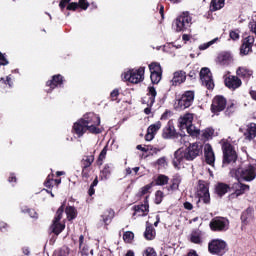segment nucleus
Listing matches in <instances>:
<instances>
[{
  "label": "nucleus",
  "mask_w": 256,
  "mask_h": 256,
  "mask_svg": "<svg viewBox=\"0 0 256 256\" xmlns=\"http://www.w3.org/2000/svg\"><path fill=\"white\" fill-rule=\"evenodd\" d=\"M210 111L212 115L219 117L221 113H224L225 117H233L235 113H237V102L234 100L227 101V98L223 95H216L212 99V103L210 105Z\"/></svg>",
  "instance_id": "nucleus-1"
},
{
  "label": "nucleus",
  "mask_w": 256,
  "mask_h": 256,
  "mask_svg": "<svg viewBox=\"0 0 256 256\" xmlns=\"http://www.w3.org/2000/svg\"><path fill=\"white\" fill-rule=\"evenodd\" d=\"M203 155V145L199 143H191L185 149L180 148L174 152V159L172 161L174 167L183 165L185 161H195L197 157Z\"/></svg>",
  "instance_id": "nucleus-2"
},
{
  "label": "nucleus",
  "mask_w": 256,
  "mask_h": 256,
  "mask_svg": "<svg viewBox=\"0 0 256 256\" xmlns=\"http://www.w3.org/2000/svg\"><path fill=\"white\" fill-rule=\"evenodd\" d=\"M222 149V167H229V165H235L239 159V154L235 150V146L229 141H224L221 145Z\"/></svg>",
  "instance_id": "nucleus-3"
},
{
  "label": "nucleus",
  "mask_w": 256,
  "mask_h": 256,
  "mask_svg": "<svg viewBox=\"0 0 256 256\" xmlns=\"http://www.w3.org/2000/svg\"><path fill=\"white\" fill-rule=\"evenodd\" d=\"M82 121H84L86 127L89 128L91 135H101V133H103V127H100L101 117H99V115L93 112L86 113L83 115Z\"/></svg>",
  "instance_id": "nucleus-4"
},
{
  "label": "nucleus",
  "mask_w": 256,
  "mask_h": 256,
  "mask_svg": "<svg viewBox=\"0 0 256 256\" xmlns=\"http://www.w3.org/2000/svg\"><path fill=\"white\" fill-rule=\"evenodd\" d=\"M195 101V91L187 90L184 91L178 98H176L174 103V109L176 111H185L193 105Z\"/></svg>",
  "instance_id": "nucleus-5"
},
{
  "label": "nucleus",
  "mask_w": 256,
  "mask_h": 256,
  "mask_svg": "<svg viewBox=\"0 0 256 256\" xmlns=\"http://www.w3.org/2000/svg\"><path fill=\"white\" fill-rule=\"evenodd\" d=\"M122 81H127L133 85L142 83V81H145V67L140 66L138 69L133 68L124 72L122 74Z\"/></svg>",
  "instance_id": "nucleus-6"
},
{
  "label": "nucleus",
  "mask_w": 256,
  "mask_h": 256,
  "mask_svg": "<svg viewBox=\"0 0 256 256\" xmlns=\"http://www.w3.org/2000/svg\"><path fill=\"white\" fill-rule=\"evenodd\" d=\"M231 175H234L236 179H242L243 181L251 182L256 178V167L252 164L244 168L232 169Z\"/></svg>",
  "instance_id": "nucleus-7"
},
{
  "label": "nucleus",
  "mask_w": 256,
  "mask_h": 256,
  "mask_svg": "<svg viewBox=\"0 0 256 256\" xmlns=\"http://www.w3.org/2000/svg\"><path fill=\"white\" fill-rule=\"evenodd\" d=\"M193 18L189 14V12H183L174 20V27L177 33L181 31H187L191 25H193Z\"/></svg>",
  "instance_id": "nucleus-8"
},
{
  "label": "nucleus",
  "mask_w": 256,
  "mask_h": 256,
  "mask_svg": "<svg viewBox=\"0 0 256 256\" xmlns=\"http://www.w3.org/2000/svg\"><path fill=\"white\" fill-rule=\"evenodd\" d=\"M208 251L211 255L223 256L227 253V242L222 239H212L208 243Z\"/></svg>",
  "instance_id": "nucleus-9"
},
{
  "label": "nucleus",
  "mask_w": 256,
  "mask_h": 256,
  "mask_svg": "<svg viewBox=\"0 0 256 256\" xmlns=\"http://www.w3.org/2000/svg\"><path fill=\"white\" fill-rule=\"evenodd\" d=\"M147 97L142 98L141 103L142 105H147V107L144 109L145 115H151V108L153 105H155V99L157 97V90L155 89V86H149L147 88Z\"/></svg>",
  "instance_id": "nucleus-10"
},
{
  "label": "nucleus",
  "mask_w": 256,
  "mask_h": 256,
  "mask_svg": "<svg viewBox=\"0 0 256 256\" xmlns=\"http://www.w3.org/2000/svg\"><path fill=\"white\" fill-rule=\"evenodd\" d=\"M65 84V77H63V75L61 74H55L51 77L50 80L46 81V87H48L47 89H45V91L47 93H53L54 89H57V87H63V85Z\"/></svg>",
  "instance_id": "nucleus-11"
},
{
  "label": "nucleus",
  "mask_w": 256,
  "mask_h": 256,
  "mask_svg": "<svg viewBox=\"0 0 256 256\" xmlns=\"http://www.w3.org/2000/svg\"><path fill=\"white\" fill-rule=\"evenodd\" d=\"M199 75L202 81V85H204L206 89L208 90L215 89V83L213 82V76L209 68H206V67L202 68L200 70Z\"/></svg>",
  "instance_id": "nucleus-12"
},
{
  "label": "nucleus",
  "mask_w": 256,
  "mask_h": 256,
  "mask_svg": "<svg viewBox=\"0 0 256 256\" xmlns=\"http://www.w3.org/2000/svg\"><path fill=\"white\" fill-rule=\"evenodd\" d=\"M231 189L234 192L228 196L229 201H233V199H237V197H241V195H245V192L249 191L250 186L247 184L237 182L232 185Z\"/></svg>",
  "instance_id": "nucleus-13"
},
{
  "label": "nucleus",
  "mask_w": 256,
  "mask_h": 256,
  "mask_svg": "<svg viewBox=\"0 0 256 256\" xmlns=\"http://www.w3.org/2000/svg\"><path fill=\"white\" fill-rule=\"evenodd\" d=\"M227 225H229V220L223 217H215L210 221V229L211 231H227Z\"/></svg>",
  "instance_id": "nucleus-14"
},
{
  "label": "nucleus",
  "mask_w": 256,
  "mask_h": 256,
  "mask_svg": "<svg viewBox=\"0 0 256 256\" xmlns=\"http://www.w3.org/2000/svg\"><path fill=\"white\" fill-rule=\"evenodd\" d=\"M89 133V128L88 126L85 124L84 120L82 118L78 119L72 127V133L74 135H77V137L80 139V137H83V135H85V133Z\"/></svg>",
  "instance_id": "nucleus-15"
},
{
  "label": "nucleus",
  "mask_w": 256,
  "mask_h": 256,
  "mask_svg": "<svg viewBox=\"0 0 256 256\" xmlns=\"http://www.w3.org/2000/svg\"><path fill=\"white\" fill-rule=\"evenodd\" d=\"M253 43H255V37L248 36L244 38L240 46V55H249V53H253Z\"/></svg>",
  "instance_id": "nucleus-16"
},
{
  "label": "nucleus",
  "mask_w": 256,
  "mask_h": 256,
  "mask_svg": "<svg viewBox=\"0 0 256 256\" xmlns=\"http://www.w3.org/2000/svg\"><path fill=\"white\" fill-rule=\"evenodd\" d=\"M133 209H134L133 217H135L136 215L138 217H145L146 215H148L149 200H147V197L144 200V204L135 205V206H133Z\"/></svg>",
  "instance_id": "nucleus-17"
},
{
  "label": "nucleus",
  "mask_w": 256,
  "mask_h": 256,
  "mask_svg": "<svg viewBox=\"0 0 256 256\" xmlns=\"http://www.w3.org/2000/svg\"><path fill=\"white\" fill-rule=\"evenodd\" d=\"M204 157L207 165L212 167L215 165V152L213 151V146L209 143L204 145Z\"/></svg>",
  "instance_id": "nucleus-18"
},
{
  "label": "nucleus",
  "mask_w": 256,
  "mask_h": 256,
  "mask_svg": "<svg viewBox=\"0 0 256 256\" xmlns=\"http://www.w3.org/2000/svg\"><path fill=\"white\" fill-rule=\"evenodd\" d=\"M161 121L156 122L155 124L150 125L147 128V133L145 135V141H153L155 139V135H157V132L159 129H161Z\"/></svg>",
  "instance_id": "nucleus-19"
},
{
  "label": "nucleus",
  "mask_w": 256,
  "mask_h": 256,
  "mask_svg": "<svg viewBox=\"0 0 256 256\" xmlns=\"http://www.w3.org/2000/svg\"><path fill=\"white\" fill-rule=\"evenodd\" d=\"M225 85L228 87V89H239L241 85H243V82L237 77L230 75L225 78L224 80Z\"/></svg>",
  "instance_id": "nucleus-20"
},
{
  "label": "nucleus",
  "mask_w": 256,
  "mask_h": 256,
  "mask_svg": "<svg viewBox=\"0 0 256 256\" xmlns=\"http://www.w3.org/2000/svg\"><path fill=\"white\" fill-rule=\"evenodd\" d=\"M163 139H173V137H177V131L175 130V126L173 125V121H168L166 127L162 132Z\"/></svg>",
  "instance_id": "nucleus-21"
},
{
  "label": "nucleus",
  "mask_w": 256,
  "mask_h": 256,
  "mask_svg": "<svg viewBox=\"0 0 256 256\" xmlns=\"http://www.w3.org/2000/svg\"><path fill=\"white\" fill-rule=\"evenodd\" d=\"M187 80V73L183 70H179L174 72V76L171 80V83L174 87H177V85H181V83H185Z\"/></svg>",
  "instance_id": "nucleus-22"
},
{
  "label": "nucleus",
  "mask_w": 256,
  "mask_h": 256,
  "mask_svg": "<svg viewBox=\"0 0 256 256\" xmlns=\"http://www.w3.org/2000/svg\"><path fill=\"white\" fill-rule=\"evenodd\" d=\"M231 191V186L228 184H225L223 182H218L215 185V193L218 195V197H223L226 195V193H229Z\"/></svg>",
  "instance_id": "nucleus-23"
},
{
  "label": "nucleus",
  "mask_w": 256,
  "mask_h": 256,
  "mask_svg": "<svg viewBox=\"0 0 256 256\" xmlns=\"http://www.w3.org/2000/svg\"><path fill=\"white\" fill-rule=\"evenodd\" d=\"M195 117V114L193 113H186L183 116H181L178 121L180 124V127H189V125H193V119Z\"/></svg>",
  "instance_id": "nucleus-24"
},
{
  "label": "nucleus",
  "mask_w": 256,
  "mask_h": 256,
  "mask_svg": "<svg viewBox=\"0 0 256 256\" xmlns=\"http://www.w3.org/2000/svg\"><path fill=\"white\" fill-rule=\"evenodd\" d=\"M233 59L230 52H221L217 56V63L219 65H229Z\"/></svg>",
  "instance_id": "nucleus-25"
},
{
  "label": "nucleus",
  "mask_w": 256,
  "mask_h": 256,
  "mask_svg": "<svg viewBox=\"0 0 256 256\" xmlns=\"http://www.w3.org/2000/svg\"><path fill=\"white\" fill-rule=\"evenodd\" d=\"M244 137L248 141H253V139H255V137H256V123L252 122V123L247 125V130L244 133Z\"/></svg>",
  "instance_id": "nucleus-26"
},
{
  "label": "nucleus",
  "mask_w": 256,
  "mask_h": 256,
  "mask_svg": "<svg viewBox=\"0 0 256 256\" xmlns=\"http://www.w3.org/2000/svg\"><path fill=\"white\" fill-rule=\"evenodd\" d=\"M237 77H241L242 79H251L253 76V70L247 67H238L236 70Z\"/></svg>",
  "instance_id": "nucleus-27"
},
{
  "label": "nucleus",
  "mask_w": 256,
  "mask_h": 256,
  "mask_svg": "<svg viewBox=\"0 0 256 256\" xmlns=\"http://www.w3.org/2000/svg\"><path fill=\"white\" fill-rule=\"evenodd\" d=\"M181 185V177L175 176L170 181V185L166 187L167 191L171 193H175V191H179V186Z\"/></svg>",
  "instance_id": "nucleus-28"
},
{
  "label": "nucleus",
  "mask_w": 256,
  "mask_h": 256,
  "mask_svg": "<svg viewBox=\"0 0 256 256\" xmlns=\"http://www.w3.org/2000/svg\"><path fill=\"white\" fill-rule=\"evenodd\" d=\"M113 173V164H105L103 169L100 171V178L107 181Z\"/></svg>",
  "instance_id": "nucleus-29"
},
{
  "label": "nucleus",
  "mask_w": 256,
  "mask_h": 256,
  "mask_svg": "<svg viewBox=\"0 0 256 256\" xmlns=\"http://www.w3.org/2000/svg\"><path fill=\"white\" fill-rule=\"evenodd\" d=\"M95 163V154L84 155L80 161L81 167L91 168Z\"/></svg>",
  "instance_id": "nucleus-30"
},
{
  "label": "nucleus",
  "mask_w": 256,
  "mask_h": 256,
  "mask_svg": "<svg viewBox=\"0 0 256 256\" xmlns=\"http://www.w3.org/2000/svg\"><path fill=\"white\" fill-rule=\"evenodd\" d=\"M50 231L56 236L61 235V233L65 231V224L61 222H52L50 226Z\"/></svg>",
  "instance_id": "nucleus-31"
},
{
  "label": "nucleus",
  "mask_w": 256,
  "mask_h": 256,
  "mask_svg": "<svg viewBox=\"0 0 256 256\" xmlns=\"http://www.w3.org/2000/svg\"><path fill=\"white\" fill-rule=\"evenodd\" d=\"M154 186L163 187L164 185H167L169 183V176L165 174H159L154 181Z\"/></svg>",
  "instance_id": "nucleus-32"
},
{
  "label": "nucleus",
  "mask_w": 256,
  "mask_h": 256,
  "mask_svg": "<svg viewBox=\"0 0 256 256\" xmlns=\"http://www.w3.org/2000/svg\"><path fill=\"white\" fill-rule=\"evenodd\" d=\"M225 7V0H211L210 2V12L215 13Z\"/></svg>",
  "instance_id": "nucleus-33"
},
{
  "label": "nucleus",
  "mask_w": 256,
  "mask_h": 256,
  "mask_svg": "<svg viewBox=\"0 0 256 256\" xmlns=\"http://www.w3.org/2000/svg\"><path fill=\"white\" fill-rule=\"evenodd\" d=\"M144 237L147 241H153L155 239V228L152 224L146 225V230L144 232Z\"/></svg>",
  "instance_id": "nucleus-34"
},
{
  "label": "nucleus",
  "mask_w": 256,
  "mask_h": 256,
  "mask_svg": "<svg viewBox=\"0 0 256 256\" xmlns=\"http://www.w3.org/2000/svg\"><path fill=\"white\" fill-rule=\"evenodd\" d=\"M101 217L103 223L109 225V223H111L113 220V217H115V211H113V209H107Z\"/></svg>",
  "instance_id": "nucleus-35"
},
{
  "label": "nucleus",
  "mask_w": 256,
  "mask_h": 256,
  "mask_svg": "<svg viewBox=\"0 0 256 256\" xmlns=\"http://www.w3.org/2000/svg\"><path fill=\"white\" fill-rule=\"evenodd\" d=\"M65 213L67 215V219L68 221H73V219H77V208H75L74 206H67L65 208Z\"/></svg>",
  "instance_id": "nucleus-36"
},
{
  "label": "nucleus",
  "mask_w": 256,
  "mask_h": 256,
  "mask_svg": "<svg viewBox=\"0 0 256 256\" xmlns=\"http://www.w3.org/2000/svg\"><path fill=\"white\" fill-rule=\"evenodd\" d=\"M199 200L197 201V205L201 203V200L205 205H209L211 203V194L209 192L198 193Z\"/></svg>",
  "instance_id": "nucleus-37"
},
{
  "label": "nucleus",
  "mask_w": 256,
  "mask_h": 256,
  "mask_svg": "<svg viewBox=\"0 0 256 256\" xmlns=\"http://www.w3.org/2000/svg\"><path fill=\"white\" fill-rule=\"evenodd\" d=\"M107 151H108V147L105 146L102 151L100 152L97 160H96V165L98 167H101V165H103V162L105 161L106 157H107Z\"/></svg>",
  "instance_id": "nucleus-38"
},
{
  "label": "nucleus",
  "mask_w": 256,
  "mask_h": 256,
  "mask_svg": "<svg viewBox=\"0 0 256 256\" xmlns=\"http://www.w3.org/2000/svg\"><path fill=\"white\" fill-rule=\"evenodd\" d=\"M186 131L191 135V137H199V135H201V130L193 124L188 125L186 127Z\"/></svg>",
  "instance_id": "nucleus-39"
},
{
  "label": "nucleus",
  "mask_w": 256,
  "mask_h": 256,
  "mask_svg": "<svg viewBox=\"0 0 256 256\" xmlns=\"http://www.w3.org/2000/svg\"><path fill=\"white\" fill-rule=\"evenodd\" d=\"M150 73H163V68L159 62H152L148 65Z\"/></svg>",
  "instance_id": "nucleus-40"
},
{
  "label": "nucleus",
  "mask_w": 256,
  "mask_h": 256,
  "mask_svg": "<svg viewBox=\"0 0 256 256\" xmlns=\"http://www.w3.org/2000/svg\"><path fill=\"white\" fill-rule=\"evenodd\" d=\"M63 213H65V203H63L56 211L53 222L60 223L61 219H63Z\"/></svg>",
  "instance_id": "nucleus-41"
},
{
  "label": "nucleus",
  "mask_w": 256,
  "mask_h": 256,
  "mask_svg": "<svg viewBox=\"0 0 256 256\" xmlns=\"http://www.w3.org/2000/svg\"><path fill=\"white\" fill-rule=\"evenodd\" d=\"M153 187H155V182H151L145 186H143L140 191L138 192V197H143V195H147V193H149V191H151V189H153Z\"/></svg>",
  "instance_id": "nucleus-42"
},
{
  "label": "nucleus",
  "mask_w": 256,
  "mask_h": 256,
  "mask_svg": "<svg viewBox=\"0 0 256 256\" xmlns=\"http://www.w3.org/2000/svg\"><path fill=\"white\" fill-rule=\"evenodd\" d=\"M198 193H209V185L204 180L198 181Z\"/></svg>",
  "instance_id": "nucleus-43"
},
{
  "label": "nucleus",
  "mask_w": 256,
  "mask_h": 256,
  "mask_svg": "<svg viewBox=\"0 0 256 256\" xmlns=\"http://www.w3.org/2000/svg\"><path fill=\"white\" fill-rule=\"evenodd\" d=\"M81 169H82V172H81L82 181L87 183L89 181V177H91L92 168L81 167Z\"/></svg>",
  "instance_id": "nucleus-44"
},
{
  "label": "nucleus",
  "mask_w": 256,
  "mask_h": 256,
  "mask_svg": "<svg viewBox=\"0 0 256 256\" xmlns=\"http://www.w3.org/2000/svg\"><path fill=\"white\" fill-rule=\"evenodd\" d=\"M150 79L153 85H158V83L161 82V79H163V73H150Z\"/></svg>",
  "instance_id": "nucleus-45"
},
{
  "label": "nucleus",
  "mask_w": 256,
  "mask_h": 256,
  "mask_svg": "<svg viewBox=\"0 0 256 256\" xmlns=\"http://www.w3.org/2000/svg\"><path fill=\"white\" fill-rule=\"evenodd\" d=\"M165 149V145H160V146H153V145H148V151H151L152 153L150 155H157V153H161Z\"/></svg>",
  "instance_id": "nucleus-46"
},
{
  "label": "nucleus",
  "mask_w": 256,
  "mask_h": 256,
  "mask_svg": "<svg viewBox=\"0 0 256 256\" xmlns=\"http://www.w3.org/2000/svg\"><path fill=\"white\" fill-rule=\"evenodd\" d=\"M135 239V234L131 231H126L123 234V241L124 243H133V240Z\"/></svg>",
  "instance_id": "nucleus-47"
},
{
  "label": "nucleus",
  "mask_w": 256,
  "mask_h": 256,
  "mask_svg": "<svg viewBox=\"0 0 256 256\" xmlns=\"http://www.w3.org/2000/svg\"><path fill=\"white\" fill-rule=\"evenodd\" d=\"M53 177H55V174L53 173L47 176L46 180L44 181V187H47V189H53L54 187Z\"/></svg>",
  "instance_id": "nucleus-48"
},
{
  "label": "nucleus",
  "mask_w": 256,
  "mask_h": 256,
  "mask_svg": "<svg viewBox=\"0 0 256 256\" xmlns=\"http://www.w3.org/2000/svg\"><path fill=\"white\" fill-rule=\"evenodd\" d=\"M215 134V130L213 128H206L202 131V137L204 139H211Z\"/></svg>",
  "instance_id": "nucleus-49"
},
{
  "label": "nucleus",
  "mask_w": 256,
  "mask_h": 256,
  "mask_svg": "<svg viewBox=\"0 0 256 256\" xmlns=\"http://www.w3.org/2000/svg\"><path fill=\"white\" fill-rule=\"evenodd\" d=\"M119 88H115L111 93H110V101H116V103H120L119 99Z\"/></svg>",
  "instance_id": "nucleus-50"
},
{
  "label": "nucleus",
  "mask_w": 256,
  "mask_h": 256,
  "mask_svg": "<svg viewBox=\"0 0 256 256\" xmlns=\"http://www.w3.org/2000/svg\"><path fill=\"white\" fill-rule=\"evenodd\" d=\"M249 217H251V209H246L244 212H242L241 214V221L242 223H244V225H247V220L249 219Z\"/></svg>",
  "instance_id": "nucleus-51"
},
{
  "label": "nucleus",
  "mask_w": 256,
  "mask_h": 256,
  "mask_svg": "<svg viewBox=\"0 0 256 256\" xmlns=\"http://www.w3.org/2000/svg\"><path fill=\"white\" fill-rule=\"evenodd\" d=\"M219 38H214L213 40L207 42V43H204V44H201L199 46V50L200 51H205L206 49H209V47H211V45H214L217 41H218Z\"/></svg>",
  "instance_id": "nucleus-52"
},
{
  "label": "nucleus",
  "mask_w": 256,
  "mask_h": 256,
  "mask_svg": "<svg viewBox=\"0 0 256 256\" xmlns=\"http://www.w3.org/2000/svg\"><path fill=\"white\" fill-rule=\"evenodd\" d=\"M163 191L161 190H157L155 193V204L156 205H161V203L163 202Z\"/></svg>",
  "instance_id": "nucleus-53"
},
{
  "label": "nucleus",
  "mask_w": 256,
  "mask_h": 256,
  "mask_svg": "<svg viewBox=\"0 0 256 256\" xmlns=\"http://www.w3.org/2000/svg\"><path fill=\"white\" fill-rule=\"evenodd\" d=\"M0 83L2 85H8L9 88L13 87V80H11V76H7L5 78H0Z\"/></svg>",
  "instance_id": "nucleus-54"
},
{
  "label": "nucleus",
  "mask_w": 256,
  "mask_h": 256,
  "mask_svg": "<svg viewBox=\"0 0 256 256\" xmlns=\"http://www.w3.org/2000/svg\"><path fill=\"white\" fill-rule=\"evenodd\" d=\"M143 256H157V252L155 251V248L148 247L143 252Z\"/></svg>",
  "instance_id": "nucleus-55"
},
{
  "label": "nucleus",
  "mask_w": 256,
  "mask_h": 256,
  "mask_svg": "<svg viewBox=\"0 0 256 256\" xmlns=\"http://www.w3.org/2000/svg\"><path fill=\"white\" fill-rule=\"evenodd\" d=\"M229 37L232 39V41H238L240 35H239V30H231L229 32Z\"/></svg>",
  "instance_id": "nucleus-56"
},
{
  "label": "nucleus",
  "mask_w": 256,
  "mask_h": 256,
  "mask_svg": "<svg viewBox=\"0 0 256 256\" xmlns=\"http://www.w3.org/2000/svg\"><path fill=\"white\" fill-rule=\"evenodd\" d=\"M78 7H80V9H83V11H87V9H89V3L87 2V0H79Z\"/></svg>",
  "instance_id": "nucleus-57"
},
{
  "label": "nucleus",
  "mask_w": 256,
  "mask_h": 256,
  "mask_svg": "<svg viewBox=\"0 0 256 256\" xmlns=\"http://www.w3.org/2000/svg\"><path fill=\"white\" fill-rule=\"evenodd\" d=\"M67 11H77L79 4L77 2H71L66 6Z\"/></svg>",
  "instance_id": "nucleus-58"
},
{
  "label": "nucleus",
  "mask_w": 256,
  "mask_h": 256,
  "mask_svg": "<svg viewBox=\"0 0 256 256\" xmlns=\"http://www.w3.org/2000/svg\"><path fill=\"white\" fill-rule=\"evenodd\" d=\"M190 241L191 243H195V245H201L202 243L201 236L199 235H191Z\"/></svg>",
  "instance_id": "nucleus-59"
},
{
  "label": "nucleus",
  "mask_w": 256,
  "mask_h": 256,
  "mask_svg": "<svg viewBox=\"0 0 256 256\" xmlns=\"http://www.w3.org/2000/svg\"><path fill=\"white\" fill-rule=\"evenodd\" d=\"M167 164V158L165 156L159 158L156 162L155 165H158V167H165Z\"/></svg>",
  "instance_id": "nucleus-60"
},
{
  "label": "nucleus",
  "mask_w": 256,
  "mask_h": 256,
  "mask_svg": "<svg viewBox=\"0 0 256 256\" xmlns=\"http://www.w3.org/2000/svg\"><path fill=\"white\" fill-rule=\"evenodd\" d=\"M171 115H173V112L171 110H165V112L161 115V120L167 121V119H169Z\"/></svg>",
  "instance_id": "nucleus-61"
},
{
  "label": "nucleus",
  "mask_w": 256,
  "mask_h": 256,
  "mask_svg": "<svg viewBox=\"0 0 256 256\" xmlns=\"http://www.w3.org/2000/svg\"><path fill=\"white\" fill-rule=\"evenodd\" d=\"M9 63V60H7V57H5V54L0 52V65L5 67Z\"/></svg>",
  "instance_id": "nucleus-62"
},
{
  "label": "nucleus",
  "mask_w": 256,
  "mask_h": 256,
  "mask_svg": "<svg viewBox=\"0 0 256 256\" xmlns=\"http://www.w3.org/2000/svg\"><path fill=\"white\" fill-rule=\"evenodd\" d=\"M28 215L32 218V219H37L39 217V214L37 213V211H35V209H30L28 210Z\"/></svg>",
  "instance_id": "nucleus-63"
},
{
  "label": "nucleus",
  "mask_w": 256,
  "mask_h": 256,
  "mask_svg": "<svg viewBox=\"0 0 256 256\" xmlns=\"http://www.w3.org/2000/svg\"><path fill=\"white\" fill-rule=\"evenodd\" d=\"M199 73V71L197 70H191L189 73H188V77L190 79H197V74Z\"/></svg>",
  "instance_id": "nucleus-64"
}]
</instances>
